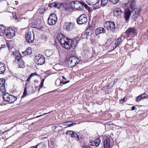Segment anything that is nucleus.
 <instances>
[{
  "mask_svg": "<svg viewBox=\"0 0 148 148\" xmlns=\"http://www.w3.org/2000/svg\"><path fill=\"white\" fill-rule=\"evenodd\" d=\"M12 55L13 57L15 58L13 61L14 63H15V62H16L17 60L22 56H21V54L17 51H15L13 52L12 53Z\"/></svg>",
  "mask_w": 148,
  "mask_h": 148,
  "instance_id": "obj_15",
  "label": "nucleus"
},
{
  "mask_svg": "<svg viewBox=\"0 0 148 148\" xmlns=\"http://www.w3.org/2000/svg\"><path fill=\"white\" fill-rule=\"evenodd\" d=\"M26 52L27 55H31L32 52L31 48L30 47L28 48L26 50Z\"/></svg>",
  "mask_w": 148,
  "mask_h": 148,
  "instance_id": "obj_34",
  "label": "nucleus"
},
{
  "mask_svg": "<svg viewBox=\"0 0 148 148\" xmlns=\"http://www.w3.org/2000/svg\"><path fill=\"white\" fill-rule=\"evenodd\" d=\"M62 78L63 79H66L63 76H62Z\"/></svg>",
  "mask_w": 148,
  "mask_h": 148,
  "instance_id": "obj_60",
  "label": "nucleus"
},
{
  "mask_svg": "<svg viewBox=\"0 0 148 148\" xmlns=\"http://www.w3.org/2000/svg\"><path fill=\"white\" fill-rule=\"evenodd\" d=\"M136 108V107L134 106H132V110H135V108Z\"/></svg>",
  "mask_w": 148,
  "mask_h": 148,
  "instance_id": "obj_56",
  "label": "nucleus"
},
{
  "mask_svg": "<svg viewBox=\"0 0 148 148\" xmlns=\"http://www.w3.org/2000/svg\"><path fill=\"white\" fill-rule=\"evenodd\" d=\"M131 12L130 9L128 8L125 9L124 12V18L126 22L128 23L131 16Z\"/></svg>",
  "mask_w": 148,
  "mask_h": 148,
  "instance_id": "obj_9",
  "label": "nucleus"
},
{
  "mask_svg": "<svg viewBox=\"0 0 148 148\" xmlns=\"http://www.w3.org/2000/svg\"><path fill=\"white\" fill-rule=\"evenodd\" d=\"M74 4L73 5L74 6H75V7L77 6H79V4H81V2H80L77 1H73Z\"/></svg>",
  "mask_w": 148,
  "mask_h": 148,
  "instance_id": "obj_35",
  "label": "nucleus"
},
{
  "mask_svg": "<svg viewBox=\"0 0 148 148\" xmlns=\"http://www.w3.org/2000/svg\"><path fill=\"white\" fill-rule=\"evenodd\" d=\"M140 9H137L136 8L135 14L132 16V19L134 21H136L138 17L140 16Z\"/></svg>",
  "mask_w": 148,
  "mask_h": 148,
  "instance_id": "obj_18",
  "label": "nucleus"
},
{
  "mask_svg": "<svg viewBox=\"0 0 148 148\" xmlns=\"http://www.w3.org/2000/svg\"><path fill=\"white\" fill-rule=\"evenodd\" d=\"M136 6V3L134 1H132L130 5V8L133 10H135V8Z\"/></svg>",
  "mask_w": 148,
  "mask_h": 148,
  "instance_id": "obj_28",
  "label": "nucleus"
},
{
  "mask_svg": "<svg viewBox=\"0 0 148 148\" xmlns=\"http://www.w3.org/2000/svg\"><path fill=\"white\" fill-rule=\"evenodd\" d=\"M63 125H64L70 127L73 125L74 124L72 122H67L64 123Z\"/></svg>",
  "mask_w": 148,
  "mask_h": 148,
  "instance_id": "obj_30",
  "label": "nucleus"
},
{
  "mask_svg": "<svg viewBox=\"0 0 148 148\" xmlns=\"http://www.w3.org/2000/svg\"><path fill=\"white\" fill-rule=\"evenodd\" d=\"M51 113V112H48V113H45L44 114H42V115H39V116H36V118H38V117H40V116H43V115H45V114H48V113Z\"/></svg>",
  "mask_w": 148,
  "mask_h": 148,
  "instance_id": "obj_49",
  "label": "nucleus"
},
{
  "mask_svg": "<svg viewBox=\"0 0 148 148\" xmlns=\"http://www.w3.org/2000/svg\"><path fill=\"white\" fill-rule=\"evenodd\" d=\"M75 42L73 40L69 38L68 40L67 41V42L65 44V45H68L69 46V48L67 49L66 47H64V48H65L67 49H69L71 48H73V47H75Z\"/></svg>",
  "mask_w": 148,
  "mask_h": 148,
  "instance_id": "obj_16",
  "label": "nucleus"
},
{
  "mask_svg": "<svg viewBox=\"0 0 148 148\" xmlns=\"http://www.w3.org/2000/svg\"><path fill=\"white\" fill-rule=\"evenodd\" d=\"M86 3L89 5H94L99 3L101 0H85Z\"/></svg>",
  "mask_w": 148,
  "mask_h": 148,
  "instance_id": "obj_20",
  "label": "nucleus"
},
{
  "mask_svg": "<svg viewBox=\"0 0 148 148\" xmlns=\"http://www.w3.org/2000/svg\"><path fill=\"white\" fill-rule=\"evenodd\" d=\"M101 5L103 6H105L108 3L109 0H101Z\"/></svg>",
  "mask_w": 148,
  "mask_h": 148,
  "instance_id": "obj_31",
  "label": "nucleus"
},
{
  "mask_svg": "<svg viewBox=\"0 0 148 148\" xmlns=\"http://www.w3.org/2000/svg\"><path fill=\"white\" fill-rule=\"evenodd\" d=\"M118 79H117V78H116L114 80V83L113 84H114L116 82L117 80H118Z\"/></svg>",
  "mask_w": 148,
  "mask_h": 148,
  "instance_id": "obj_55",
  "label": "nucleus"
},
{
  "mask_svg": "<svg viewBox=\"0 0 148 148\" xmlns=\"http://www.w3.org/2000/svg\"><path fill=\"white\" fill-rule=\"evenodd\" d=\"M92 27H89L85 31V32L83 33L82 34V37L83 38H87L89 35L88 29L90 30L92 29Z\"/></svg>",
  "mask_w": 148,
  "mask_h": 148,
  "instance_id": "obj_22",
  "label": "nucleus"
},
{
  "mask_svg": "<svg viewBox=\"0 0 148 148\" xmlns=\"http://www.w3.org/2000/svg\"><path fill=\"white\" fill-rule=\"evenodd\" d=\"M57 21V18L55 14H50L48 19V23L51 25H55Z\"/></svg>",
  "mask_w": 148,
  "mask_h": 148,
  "instance_id": "obj_5",
  "label": "nucleus"
},
{
  "mask_svg": "<svg viewBox=\"0 0 148 148\" xmlns=\"http://www.w3.org/2000/svg\"><path fill=\"white\" fill-rule=\"evenodd\" d=\"M57 38L63 47H66L67 49L69 48L70 47L68 45H65L67 41L69 39V38L66 37L65 36L62 34L60 33L58 34Z\"/></svg>",
  "mask_w": 148,
  "mask_h": 148,
  "instance_id": "obj_1",
  "label": "nucleus"
},
{
  "mask_svg": "<svg viewBox=\"0 0 148 148\" xmlns=\"http://www.w3.org/2000/svg\"><path fill=\"white\" fill-rule=\"evenodd\" d=\"M19 66V68H23L25 66V63L23 60L22 57L17 60L16 62H15Z\"/></svg>",
  "mask_w": 148,
  "mask_h": 148,
  "instance_id": "obj_17",
  "label": "nucleus"
},
{
  "mask_svg": "<svg viewBox=\"0 0 148 148\" xmlns=\"http://www.w3.org/2000/svg\"><path fill=\"white\" fill-rule=\"evenodd\" d=\"M69 82H70V81H66L65 82H63L62 81H61L60 82V84L61 85V84L62 83H63V84H65L66 83H68Z\"/></svg>",
  "mask_w": 148,
  "mask_h": 148,
  "instance_id": "obj_47",
  "label": "nucleus"
},
{
  "mask_svg": "<svg viewBox=\"0 0 148 148\" xmlns=\"http://www.w3.org/2000/svg\"><path fill=\"white\" fill-rule=\"evenodd\" d=\"M136 29L134 28L130 27L125 32L126 37H128L130 35H133L134 34H136Z\"/></svg>",
  "mask_w": 148,
  "mask_h": 148,
  "instance_id": "obj_11",
  "label": "nucleus"
},
{
  "mask_svg": "<svg viewBox=\"0 0 148 148\" xmlns=\"http://www.w3.org/2000/svg\"><path fill=\"white\" fill-rule=\"evenodd\" d=\"M5 35L8 38L11 39L15 34V31L13 29L10 27L8 28L6 30Z\"/></svg>",
  "mask_w": 148,
  "mask_h": 148,
  "instance_id": "obj_7",
  "label": "nucleus"
},
{
  "mask_svg": "<svg viewBox=\"0 0 148 148\" xmlns=\"http://www.w3.org/2000/svg\"><path fill=\"white\" fill-rule=\"evenodd\" d=\"M90 145L92 146H94L95 145L94 144V141H91L90 142Z\"/></svg>",
  "mask_w": 148,
  "mask_h": 148,
  "instance_id": "obj_53",
  "label": "nucleus"
},
{
  "mask_svg": "<svg viewBox=\"0 0 148 148\" xmlns=\"http://www.w3.org/2000/svg\"><path fill=\"white\" fill-rule=\"evenodd\" d=\"M113 15L116 17H118L122 13V11L121 9L119 8H115L112 10Z\"/></svg>",
  "mask_w": 148,
  "mask_h": 148,
  "instance_id": "obj_13",
  "label": "nucleus"
},
{
  "mask_svg": "<svg viewBox=\"0 0 148 148\" xmlns=\"http://www.w3.org/2000/svg\"><path fill=\"white\" fill-rule=\"evenodd\" d=\"M79 63V58L75 56H72L70 57L67 60L68 66L69 67L75 66Z\"/></svg>",
  "mask_w": 148,
  "mask_h": 148,
  "instance_id": "obj_2",
  "label": "nucleus"
},
{
  "mask_svg": "<svg viewBox=\"0 0 148 148\" xmlns=\"http://www.w3.org/2000/svg\"><path fill=\"white\" fill-rule=\"evenodd\" d=\"M110 138H106L104 140L103 144L105 148H111L112 145L110 143Z\"/></svg>",
  "mask_w": 148,
  "mask_h": 148,
  "instance_id": "obj_14",
  "label": "nucleus"
},
{
  "mask_svg": "<svg viewBox=\"0 0 148 148\" xmlns=\"http://www.w3.org/2000/svg\"><path fill=\"white\" fill-rule=\"evenodd\" d=\"M3 98L4 101L12 103L17 100V97L15 96L10 95L8 93H4Z\"/></svg>",
  "mask_w": 148,
  "mask_h": 148,
  "instance_id": "obj_3",
  "label": "nucleus"
},
{
  "mask_svg": "<svg viewBox=\"0 0 148 148\" xmlns=\"http://www.w3.org/2000/svg\"><path fill=\"white\" fill-rule=\"evenodd\" d=\"M3 0H0V1H3Z\"/></svg>",
  "mask_w": 148,
  "mask_h": 148,
  "instance_id": "obj_62",
  "label": "nucleus"
},
{
  "mask_svg": "<svg viewBox=\"0 0 148 148\" xmlns=\"http://www.w3.org/2000/svg\"><path fill=\"white\" fill-rule=\"evenodd\" d=\"M77 23L80 25L86 24L88 21L87 16L85 14H82L77 18Z\"/></svg>",
  "mask_w": 148,
  "mask_h": 148,
  "instance_id": "obj_4",
  "label": "nucleus"
},
{
  "mask_svg": "<svg viewBox=\"0 0 148 148\" xmlns=\"http://www.w3.org/2000/svg\"><path fill=\"white\" fill-rule=\"evenodd\" d=\"M66 134L71 136L72 138H75L77 134L72 131L68 130L66 132Z\"/></svg>",
  "mask_w": 148,
  "mask_h": 148,
  "instance_id": "obj_25",
  "label": "nucleus"
},
{
  "mask_svg": "<svg viewBox=\"0 0 148 148\" xmlns=\"http://www.w3.org/2000/svg\"><path fill=\"white\" fill-rule=\"evenodd\" d=\"M44 81V79H43V80H42V81L41 82H43Z\"/></svg>",
  "mask_w": 148,
  "mask_h": 148,
  "instance_id": "obj_61",
  "label": "nucleus"
},
{
  "mask_svg": "<svg viewBox=\"0 0 148 148\" xmlns=\"http://www.w3.org/2000/svg\"><path fill=\"white\" fill-rule=\"evenodd\" d=\"M27 95V91L26 89V87L25 88L24 92L23 93V95L21 97V98H23L24 97L26 96Z\"/></svg>",
  "mask_w": 148,
  "mask_h": 148,
  "instance_id": "obj_36",
  "label": "nucleus"
},
{
  "mask_svg": "<svg viewBox=\"0 0 148 148\" xmlns=\"http://www.w3.org/2000/svg\"><path fill=\"white\" fill-rule=\"evenodd\" d=\"M118 46V45H117V44L116 43V42H115L114 43L112 44L111 47H112V49L113 50H114Z\"/></svg>",
  "mask_w": 148,
  "mask_h": 148,
  "instance_id": "obj_37",
  "label": "nucleus"
},
{
  "mask_svg": "<svg viewBox=\"0 0 148 148\" xmlns=\"http://www.w3.org/2000/svg\"><path fill=\"white\" fill-rule=\"evenodd\" d=\"M45 55L48 57L50 56L52 54V52L50 50H47L45 51Z\"/></svg>",
  "mask_w": 148,
  "mask_h": 148,
  "instance_id": "obj_27",
  "label": "nucleus"
},
{
  "mask_svg": "<svg viewBox=\"0 0 148 148\" xmlns=\"http://www.w3.org/2000/svg\"><path fill=\"white\" fill-rule=\"evenodd\" d=\"M85 148H90V147H89L88 146H85Z\"/></svg>",
  "mask_w": 148,
  "mask_h": 148,
  "instance_id": "obj_59",
  "label": "nucleus"
},
{
  "mask_svg": "<svg viewBox=\"0 0 148 148\" xmlns=\"http://www.w3.org/2000/svg\"><path fill=\"white\" fill-rule=\"evenodd\" d=\"M40 144L38 143L37 145L35 146H32L30 148H37L38 147V145H39Z\"/></svg>",
  "mask_w": 148,
  "mask_h": 148,
  "instance_id": "obj_50",
  "label": "nucleus"
},
{
  "mask_svg": "<svg viewBox=\"0 0 148 148\" xmlns=\"http://www.w3.org/2000/svg\"><path fill=\"white\" fill-rule=\"evenodd\" d=\"M73 25L72 23H65L64 25V28L68 31H70L73 29Z\"/></svg>",
  "mask_w": 148,
  "mask_h": 148,
  "instance_id": "obj_19",
  "label": "nucleus"
},
{
  "mask_svg": "<svg viewBox=\"0 0 148 148\" xmlns=\"http://www.w3.org/2000/svg\"><path fill=\"white\" fill-rule=\"evenodd\" d=\"M106 32V29L103 28L101 27L97 28L95 30V33L96 35L101 33H104Z\"/></svg>",
  "mask_w": 148,
  "mask_h": 148,
  "instance_id": "obj_21",
  "label": "nucleus"
},
{
  "mask_svg": "<svg viewBox=\"0 0 148 148\" xmlns=\"http://www.w3.org/2000/svg\"><path fill=\"white\" fill-rule=\"evenodd\" d=\"M49 6L50 7H55V2L49 4Z\"/></svg>",
  "mask_w": 148,
  "mask_h": 148,
  "instance_id": "obj_46",
  "label": "nucleus"
},
{
  "mask_svg": "<svg viewBox=\"0 0 148 148\" xmlns=\"http://www.w3.org/2000/svg\"><path fill=\"white\" fill-rule=\"evenodd\" d=\"M61 5H63V7L64 8V9L66 11L69 10L70 9V7L69 5L66 4H64L63 3H61Z\"/></svg>",
  "mask_w": 148,
  "mask_h": 148,
  "instance_id": "obj_32",
  "label": "nucleus"
},
{
  "mask_svg": "<svg viewBox=\"0 0 148 148\" xmlns=\"http://www.w3.org/2000/svg\"><path fill=\"white\" fill-rule=\"evenodd\" d=\"M119 0H109V1L112 2L114 4H116L118 3Z\"/></svg>",
  "mask_w": 148,
  "mask_h": 148,
  "instance_id": "obj_40",
  "label": "nucleus"
},
{
  "mask_svg": "<svg viewBox=\"0 0 148 148\" xmlns=\"http://www.w3.org/2000/svg\"><path fill=\"white\" fill-rule=\"evenodd\" d=\"M41 37L42 39H44L45 41H47L48 38V37L45 35H42Z\"/></svg>",
  "mask_w": 148,
  "mask_h": 148,
  "instance_id": "obj_38",
  "label": "nucleus"
},
{
  "mask_svg": "<svg viewBox=\"0 0 148 148\" xmlns=\"http://www.w3.org/2000/svg\"><path fill=\"white\" fill-rule=\"evenodd\" d=\"M84 5H83L82 4L80 5L79 6V8H77L76 9L78 10H81L83 9Z\"/></svg>",
  "mask_w": 148,
  "mask_h": 148,
  "instance_id": "obj_42",
  "label": "nucleus"
},
{
  "mask_svg": "<svg viewBox=\"0 0 148 148\" xmlns=\"http://www.w3.org/2000/svg\"><path fill=\"white\" fill-rule=\"evenodd\" d=\"M75 138L77 140H78L79 139V136L77 134V135L75 136Z\"/></svg>",
  "mask_w": 148,
  "mask_h": 148,
  "instance_id": "obj_52",
  "label": "nucleus"
},
{
  "mask_svg": "<svg viewBox=\"0 0 148 148\" xmlns=\"http://www.w3.org/2000/svg\"><path fill=\"white\" fill-rule=\"evenodd\" d=\"M73 1H71L70 2L69 4V6H71L72 9H75V6H74L73 5L74 4Z\"/></svg>",
  "mask_w": 148,
  "mask_h": 148,
  "instance_id": "obj_43",
  "label": "nucleus"
},
{
  "mask_svg": "<svg viewBox=\"0 0 148 148\" xmlns=\"http://www.w3.org/2000/svg\"><path fill=\"white\" fill-rule=\"evenodd\" d=\"M56 128V126H53L51 127V129L52 130H54Z\"/></svg>",
  "mask_w": 148,
  "mask_h": 148,
  "instance_id": "obj_54",
  "label": "nucleus"
},
{
  "mask_svg": "<svg viewBox=\"0 0 148 148\" xmlns=\"http://www.w3.org/2000/svg\"><path fill=\"white\" fill-rule=\"evenodd\" d=\"M26 41L29 43H32L34 40V35L33 33L28 32L25 34Z\"/></svg>",
  "mask_w": 148,
  "mask_h": 148,
  "instance_id": "obj_6",
  "label": "nucleus"
},
{
  "mask_svg": "<svg viewBox=\"0 0 148 148\" xmlns=\"http://www.w3.org/2000/svg\"><path fill=\"white\" fill-rule=\"evenodd\" d=\"M60 6V4L57 2H55V7L59 8Z\"/></svg>",
  "mask_w": 148,
  "mask_h": 148,
  "instance_id": "obj_39",
  "label": "nucleus"
},
{
  "mask_svg": "<svg viewBox=\"0 0 148 148\" xmlns=\"http://www.w3.org/2000/svg\"><path fill=\"white\" fill-rule=\"evenodd\" d=\"M34 75L33 73H31L29 76L28 77L27 79V80L28 82H29L31 77Z\"/></svg>",
  "mask_w": 148,
  "mask_h": 148,
  "instance_id": "obj_41",
  "label": "nucleus"
},
{
  "mask_svg": "<svg viewBox=\"0 0 148 148\" xmlns=\"http://www.w3.org/2000/svg\"><path fill=\"white\" fill-rule=\"evenodd\" d=\"M125 98H124L123 99L120 100V103H123L125 101Z\"/></svg>",
  "mask_w": 148,
  "mask_h": 148,
  "instance_id": "obj_51",
  "label": "nucleus"
},
{
  "mask_svg": "<svg viewBox=\"0 0 148 148\" xmlns=\"http://www.w3.org/2000/svg\"><path fill=\"white\" fill-rule=\"evenodd\" d=\"M100 143V140L99 138L95 140L94 141V144L95 146L98 147Z\"/></svg>",
  "mask_w": 148,
  "mask_h": 148,
  "instance_id": "obj_29",
  "label": "nucleus"
},
{
  "mask_svg": "<svg viewBox=\"0 0 148 148\" xmlns=\"http://www.w3.org/2000/svg\"><path fill=\"white\" fill-rule=\"evenodd\" d=\"M104 26L107 29L110 30L112 31L115 30V26L114 23L113 22L108 21L106 23Z\"/></svg>",
  "mask_w": 148,
  "mask_h": 148,
  "instance_id": "obj_10",
  "label": "nucleus"
},
{
  "mask_svg": "<svg viewBox=\"0 0 148 148\" xmlns=\"http://www.w3.org/2000/svg\"><path fill=\"white\" fill-rule=\"evenodd\" d=\"M43 85V82H41L40 83V86H39V90L40 89H41V88H42V87Z\"/></svg>",
  "mask_w": 148,
  "mask_h": 148,
  "instance_id": "obj_48",
  "label": "nucleus"
},
{
  "mask_svg": "<svg viewBox=\"0 0 148 148\" xmlns=\"http://www.w3.org/2000/svg\"><path fill=\"white\" fill-rule=\"evenodd\" d=\"M4 46H5V45H1V48H3V47H4Z\"/></svg>",
  "mask_w": 148,
  "mask_h": 148,
  "instance_id": "obj_58",
  "label": "nucleus"
},
{
  "mask_svg": "<svg viewBox=\"0 0 148 148\" xmlns=\"http://www.w3.org/2000/svg\"><path fill=\"white\" fill-rule=\"evenodd\" d=\"M142 99L141 98L140 95L137 97L136 99V102H139Z\"/></svg>",
  "mask_w": 148,
  "mask_h": 148,
  "instance_id": "obj_45",
  "label": "nucleus"
},
{
  "mask_svg": "<svg viewBox=\"0 0 148 148\" xmlns=\"http://www.w3.org/2000/svg\"><path fill=\"white\" fill-rule=\"evenodd\" d=\"M35 61L37 62L38 65H41L45 63V58L42 55L39 54L38 56H35Z\"/></svg>",
  "mask_w": 148,
  "mask_h": 148,
  "instance_id": "obj_8",
  "label": "nucleus"
},
{
  "mask_svg": "<svg viewBox=\"0 0 148 148\" xmlns=\"http://www.w3.org/2000/svg\"><path fill=\"white\" fill-rule=\"evenodd\" d=\"M140 95V96L141 98L142 99L147 97V96H148V95H147V94H146L145 93H144Z\"/></svg>",
  "mask_w": 148,
  "mask_h": 148,
  "instance_id": "obj_44",
  "label": "nucleus"
},
{
  "mask_svg": "<svg viewBox=\"0 0 148 148\" xmlns=\"http://www.w3.org/2000/svg\"><path fill=\"white\" fill-rule=\"evenodd\" d=\"M5 83V80L4 79L1 78L0 79V89L3 93H5L6 91Z\"/></svg>",
  "mask_w": 148,
  "mask_h": 148,
  "instance_id": "obj_12",
  "label": "nucleus"
},
{
  "mask_svg": "<svg viewBox=\"0 0 148 148\" xmlns=\"http://www.w3.org/2000/svg\"><path fill=\"white\" fill-rule=\"evenodd\" d=\"M5 70L6 67L5 64L3 63L0 62V74H4Z\"/></svg>",
  "mask_w": 148,
  "mask_h": 148,
  "instance_id": "obj_23",
  "label": "nucleus"
},
{
  "mask_svg": "<svg viewBox=\"0 0 148 148\" xmlns=\"http://www.w3.org/2000/svg\"><path fill=\"white\" fill-rule=\"evenodd\" d=\"M122 41L123 40L121 39V37L117 39L115 42H116V43L117 44V45H119L121 44Z\"/></svg>",
  "mask_w": 148,
  "mask_h": 148,
  "instance_id": "obj_33",
  "label": "nucleus"
},
{
  "mask_svg": "<svg viewBox=\"0 0 148 148\" xmlns=\"http://www.w3.org/2000/svg\"><path fill=\"white\" fill-rule=\"evenodd\" d=\"M13 18L16 20L17 19V16L15 15L13 16Z\"/></svg>",
  "mask_w": 148,
  "mask_h": 148,
  "instance_id": "obj_57",
  "label": "nucleus"
},
{
  "mask_svg": "<svg viewBox=\"0 0 148 148\" xmlns=\"http://www.w3.org/2000/svg\"><path fill=\"white\" fill-rule=\"evenodd\" d=\"M81 4L83 5H84V7L88 10L89 12H90L91 11L92 8L91 7H90L87 4H86L85 3L82 2L81 3Z\"/></svg>",
  "mask_w": 148,
  "mask_h": 148,
  "instance_id": "obj_26",
  "label": "nucleus"
},
{
  "mask_svg": "<svg viewBox=\"0 0 148 148\" xmlns=\"http://www.w3.org/2000/svg\"><path fill=\"white\" fill-rule=\"evenodd\" d=\"M7 29L3 25H0V30L1 32L0 36H2L4 34H5Z\"/></svg>",
  "mask_w": 148,
  "mask_h": 148,
  "instance_id": "obj_24",
  "label": "nucleus"
}]
</instances>
